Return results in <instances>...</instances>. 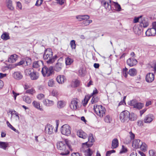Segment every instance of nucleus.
<instances>
[{
    "mask_svg": "<svg viewBox=\"0 0 156 156\" xmlns=\"http://www.w3.org/2000/svg\"><path fill=\"white\" fill-rule=\"evenodd\" d=\"M56 146L58 149L61 151L60 155H66L69 154V147L67 140H65L57 142Z\"/></svg>",
    "mask_w": 156,
    "mask_h": 156,
    "instance_id": "1",
    "label": "nucleus"
},
{
    "mask_svg": "<svg viewBox=\"0 0 156 156\" xmlns=\"http://www.w3.org/2000/svg\"><path fill=\"white\" fill-rule=\"evenodd\" d=\"M57 57L56 55L53 56V52L51 49L48 48L45 51L43 58L44 59L47 60L46 62L48 64H51L54 62Z\"/></svg>",
    "mask_w": 156,
    "mask_h": 156,
    "instance_id": "2",
    "label": "nucleus"
},
{
    "mask_svg": "<svg viewBox=\"0 0 156 156\" xmlns=\"http://www.w3.org/2000/svg\"><path fill=\"white\" fill-rule=\"evenodd\" d=\"M42 74L44 77H48L54 73L53 67L50 66L48 67L45 66L42 69Z\"/></svg>",
    "mask_w": 156,
    "mask_h": 156,
    "instance_id": "3",
    "label": "nucleus"
},
{
    "mask_svg": "<svg viewBox=\"0 0 156 156\" xmlns=\"http://www.w3.org/2000/svg\"><path fill=\"white\" fill-rule=\"evenodd\" d=\"M94 109L95 112L100 117H102L106 112L105 108L101 105H94Z\"/></svg>",
    "mask_w": 156,
    "mask_h": 156,
    "instance_id": "4",
    "label": "nucleus"
},
{
    "mask_svg": "<svg viewBox=\"0 0 156 156\" xmlns=\"http://www.w3.org/2000/svg\"><path fill=\"white\" fill-rule=\"evenodd\" d=\"M25 73L27 75H28L30 79L32 80H37L39 77V74L36 72L34 71L32 69H27L25 70Z\"/></svg>",
    "mask_w": 156,
    "mask_h": 156,
    "instance_id": "5",
    "label": "nucleus"
},
{
    "mask_svg": "<svg viewBox=\"0 0 156 156\" xmlns=\"http://www.w3.org/2000/svg\"><path fill=\"white\" fill-rule=\"evenodd\" d=\"M129 112L128 111L125 110L120 113L119 119L122 122H128L129 120Z\"/></svg>",
    "mask_w": 156,
    "mask_h": 156,
    "instance_id": "6",
    "label": "nucleus"
},
{
    "mask_svg": "<svg viewBox=\"0 0 156 156\" xmlns=\"http://www.w3.org/2000/svg\"><path fill=\"white\" fill-rule=\"evenodd\" d=\"M71 130V127L67 124H65L63 125L61 128V133L63 135L67 136L70 135Z\"/></svg>",
    "mask_w": 156,
    "mask_h": 156,
    "instance_id": "7",
    "label": "nucleus"
},
{
    "mask_svg": "<svg viewBox=\"0 0 156 156\" xmlns=\"http://www.w3.org/2000/svg\"><path fill=\"white\" fill-rule=\"evenodd\" d=\"M112 3H114V2H112L111 0H103L101 2L102 5L109 11L112 9Z\"/></svg>",
    "mask_w": 156,
    "mask_h": 156,
    "instance_id": "8",
    "label": "nucleus"
},
{
    "mask_svg": "<svg viewBox=\"0 0 156 156\" xmlns=\"http://www.w3.org/2000/svg\"><path fill=\"white\" fill-rule=\"evenodd\" d=\"M154 119V115L151 114H149L146 115L144 119V122L146 123H151Z\"/></svg>",
    "mask_w": 156,
    "mask_h": 156,
    "instance_id": "9",
    "label": "nucleus"
},
{
    "mask_svg": "<svg viewBox=\"0 0 156 156\" xmlns=\"http://www.w3.org/2000/svg\"><path fill=\"white\" fill-rule=\"evenodd\" d=\"M89 142H86L85 143L83 144V145H86L87 147H91L92 145V143L94 142V139L93 137L92 134L90 135L88 138Z\"/></svg>",
    "mask_w": 156,
    "mask_h": 156,
    "instance_id": "10",
    "label": "nucleus"
},
{
    "mask_svg": "<svg viewBox=\"0 0 156 156\" xmlns=\"http://www.w3.org/2000/svg\"><path fill=\"white\" fill-rule=\"evenodd\" d=\"M146 35L147 36H154L156 34V30L153 27L148 29L145 32Z\"/></svg>",
    "mask_w": 156,
    "mask_h": 156,
    "instance_id": "11",
    "label": "nucleus"
},
{
    "mask_svg": "<svg viewBox=\"0 0 156 156\" xmlns=\"http://www.w3.org/2000/svg\"><path fill=\"white\" fill-rule=\"evenodd\" d=\"M136 60L133 58H130L127 60V63L130 66H133L136 65L137 63Z\"/></svg>",
    "mask_w": 156,
    "mask_h": 156,
    "instance_id": "12",
    "label": "nucleus"
},
{
    "mask_svg": "<svg viewBox=\"0 0 156 156\" xmlns=\"http://www.w3.org/2000/svg\"><path fill=\"white\" fill-rule=\"evenodd\" d=\"M142 141L139 139L134 140L132 142V146L134 148L137 149L139 148L140 145L142 144Z\"/></svg>",
    "mask_w": 156,
    "mask_h": 156,
    "instance_id": "13",
    "label": "nucleus"
},
{
    "mask_svg": "<svg viewBox=\"0 0 156 156\" xmlns=\"http://www.w3.org/2000/svg\"><path fill=\"white\" fill-rule=\"evenodd\" d=\"M154 75L153 73H149L146 77V81L149 83L151 82L154 80Z\"/></svg>",
    "mask_w": 156,
    "mask_h": 156,
    "instance_id": "14",
    "label": "nucleus"
},
{
    "mask_svg": "<svg viewBox=\"0 0 156 156\" xmlns=\"http://www.w3.org/2000/svg\"><path fill=\"white\" fill-rule=\"evenodd\" d=\"M53 127L50 124H48L45 127V131L46 133L49 135L52 134L53 133Z\"/></svg>",
    "mask_w": 156,
    "mask_h": 156,
    "instance_id": "15",
    "label": "nucleus"
},
{
    "mask_svg": "<svg viewBox=\"0 0 156 156\" xmlns=\"http://www.w3.org/2000/svg\"><path fill=\"white\" fill-rule=\"evenodd\" d=\"M12 76L16 80H20L22 78L23 76L20 72H15L12 74Z\"/></svg>",
    "mask_w": 156,
    "mask_h": 156,
    "instance_id": "16",
    "label": "nucleus"
},
{
    "mask_svg": "<svg viewBox=\"0 0 156 156\" xmlns=\"http://www.w3.org/2000/svg\"><path fill=\"white\" fill-rule=\"evenodd\" d=\"M77 134L79 137L83 139H86L87 137V136L86 133L82 130H78L77 132Z\"/></svg>",
    "mask_w": 156,
    "mask_h": 156,
    "instance_id": "17",
    "label": "nucleus"
},
{
    "mask_svg": "<svg viewBox=\"0 0 156 156\" xmlns=\"http://www.w3.org/2000/svg\"><path fill=\"white\" fill-rule=\"evenodd\" d=\"M5 4L8 8L11 10H13L14 7L13 6L12 1L11 0H6Z\"/></svg>",
    "mask_w": 156,
    "mask_h": 156,
    "instance_id": "18",
    "label": "nucleus"
},
{
    "mask_svg": "<svg viewBox=\"0 0 156 156\" xmlns=\"http://www.w3.org/2000/svg\"><path fill=\"white\" fill-rule=\"evenodd\" d=\"M89 18L90 17L88 15H78L76 16V18L80 21L88 20Z\"/></svg>",
    "mask_w": 156,
    "mask_h": 156,
    "instance_id": "19",
    "label": "nucleus"
},
{
    "mask_svg": "<svg viewBox=\"0 0 156 156\" xmlns=\"http://www.w3.org/2000/svg\"><path fill=\"white\" fill-rule=\"evenodd\" d=\"M78 102L76 100L73 99L70 104V107L72 109H76L77 108Z\"/></svg>",
    "mask_w": 156,
    "mask_h": 156,
    "instance_id": "20",
    "label": "nucleus"
},
{
    "mask_svg": "<svg viewBox=\"0 0 156 156\" xmlns=\"http://www.w3.org/2000/svg\"><path fill=\"white\" fill-rule=\"evenodd\" d=\"M43 102L44 105L47 106H51L54 104L53 101L46 99L44 100Z\"/></svg>",
    "mask_w": 156,
    "mask_h": 156,
    "instance_id": "21",
    "label": "nucleus"
},
{
    "mask_svg": "<svg viewBox=\"0 0 156 156\" xmlns=\"http://www.w3.org/2000/svg\"><path fill=\"white\" fill-rule=\"evenodd\" d=\"M30 59L28 58L27 61H25L24 60H21L18 63L17 65L18 66L22 65L23 66H26L29 65L30 64Z\"/></svg>",
    "mask_w": 156,
    "mask_h": 156,
    "instance_id": "22",
    "label": "nucleus"
},
{
    "mask_svg": "<svg viewBox=\"0 0 156 156\" xmlns=\"http://www.w3.org/2000/svg\"><path fill=\"white\" fill-rule=\"evenodd\" d=\"M57 82L59 84H62L66 80L65 76L63 75H60L57 76L56 78Z\"/></svg>",
    "mask_w": 156,
    "mask_h": 156,
    "instance_id": "23",
    "label": "nucleus"
},
{
    "mask_svg": "<svg viewBox=\"0 0 156 156\" xmlns=\"http://www.w3.org/2000/svg\"><path fill=\"white\" fill-rule=\"evenodd\" d=\"M17 55L16 54H14L10 56L8 59V62L10 63H14L17 60Z\"/></svg>",
    "mask_w": 156,
    "mask_h": 156,
    "instance_id": "24",
    "label": "nucleus"
},
{
    "mask_svg": "<svg viewBox=\"0 0 156 156\" xmlns=\"http://www.w3.org/2000/svg\"><path fill=\"white\" fill-rule=\"evenodd\" d=\"M119 146V141L117 139L115 138L112 141V148L115 149Z\"/></svg>",
    "mask_w": 156,
    "mask_h": 156,
    "instance_id": "25",
    "label": "nucleus"
},
{
    "mask_svg": "<svg viewBox=\"0 0 156 156\" xmlns=\"http://www.w3.org/2000/svg\"><path fill=\"white\" fill-rule=\"evenodd\" d=\"M62 66H63L62 63L58 62L55 66L54 70V69L56 71L59 72L62 69Z\"/></svg>",
    "mask_w": 156,
    "mask_h": 156,
    "instance_id": "26",
    "label": "nucleus"
},
{
    "mask_svg": "<svg viewBox=\"0 0 156 156\" xmlns=\"http://www.w3.org/2000/svg\"><path fill=\"white\" fill-rule=\"evenodd\" d=\"M9 143L8 142L0 141V148L6 150L9 147Z\"/></svg>",
    "mask_w": 156,
    "mask_h": 156,
    "instance_id": "27",
    "label": "nucleus"
},
{
    "mask_svg": "<svg viewBox=\"0 0 156 156\" xmlns=\"http://www.w3.org/2000/svg\"><path fill=\"white\" fill-rule=\"evenodd\" d=\"M140 26L142 27H146L148 26V23L147 20L143 19L141 21H140Z\"/></svg>",
    "mask_w": 156,
    "mask_h": 156,
    "instance_id": "28",
    "label": "nucleus"
},
{
    "mask_svg": "<svg viewBox=\"0 0 156 156\" xmlns=\"http://www.w3.org/2000/svg\"><path fill=\"white\" fill-rule=\"evenodd\" d=\"M32 104L36 108L39 109L40 111L43 110V109L40 108V104L39 102L34 101L33 102Z\"/></svg>",
    "mask_w": 156,
    "mask_h": 156,
    "instance_id": "29",
    "label": "nucleus"
},
{
    "mask_svg": "<svg viewBox=\"0 0 156 156\" xmlns=\"http://www.w3.org/2000/svg\"><path fill=\"white\" fill-rule=\"evenodd\" d=\"M85 156H91L93 154V151L90 149L88 148L84 151Z\"/></svg>",
    "mask_w": 156,
    "mask_h": 156,
    "instance_id": "30",
    "label": "nucleus"
},
{
    "mask_svg": "<svg viewBox=\"0 0 156 156\" xmlns=\"http://www.w3.org/2000/svg\"><path fill=\"white\" fill-rule=\"evenodd\" d=\"M137 72L135 69H130L128 72L129 74L131 76H134L136 74Z\"/></svg>",
    "mask_w": 156,
    "mask_h": 156,
    "instance_id": "31",
    "label": "nucleus"
},
{
    "mask_svg": "<svg viewBox=\"0 0 156 156\" xmlns=\"http://www.w3.org/2000/svg\"><path fill=\"white\" fill-rule=\"evenodd\" d=\"M23 99L27 104H30L31 102V98L29 96L27 95H25L23 97Z\"/></svg>",
    "mask_w": 156,
    "mask_h": 156,
    "instance_id": "32",
    "label": "nucleus"
},
{
    "mask_svg": "<svg viewBox=\"0 0 156 156\" xmlns=\"http://www.w3.org/2000/svg\"><path fill=\"white\" fill-rule=\"evenodd\" d=\"M1 38L3 40L6 41L10 39V37L8 34L5 33H3L1 36Z\"/></svg>",
    "mask_w": 156,
    "mask_h": 156,
    "instance_id": "33",
    "label": "nucleus"
},
{
    "mask_svg": "<svg viewBox=\"0 0 156 156\" xmlns=\"http://www.w3.org/2000/svg\"><path fill=\"white\" fill-rule=\"evenodd\" d=\"M73 62L72 59L68 57L65 58V63L66 65H70Z\"/></svg>",
    "mask_w": 156,
    "mask_h": 156,
    "instance_id": "34",
    "label": "nucleus"
},
{
    "mask_svg": "<svg viewBox=\"0 0 156 156\" xmlns=\"http://www.w3.org/2000/svg\"><path fill=\"white\" fill-rule=\"evenodd\" d=\"M42 63V62L40 61H34L33 63V67L34 68H38Z\"/></svg>",
    "mask_w": 156,
    "mask_h": 156,
    "instance_id": "35",
    "label": "nucleus"
},
{
    "mask_svg": "<svg viewBox=\"0 0 156 156\" xmlns=\"http://www.w3.org/2000/svg\"><path fill=\"white\" fill-rule=\"evenodd\" d=\"M65 105V102L62 101H58L57 103V107L59 108H63Z\"/></svg>",
    "mask_w": 156,
    "mask_h": 156,
    "instance_id": "36",
    "label": "nucleus"
},
{
    "mask_svg": "<svg viewBox=\"0 0 156 156\" xmlns=\"http://www.w3.org/2000/svg\"><path fill=\"white\" fill-rule=\"evenodd\" d=\"M6 124L7 125V126L9 128L11 129L12 130H13L16 133H19V131L16 130L15 128H14L9 122V121H7L6 122Z\"/></svg>",
    "mask_w": 156,
    "mask_h": 156,
    "instance_id": "37",
    "label": "nucleus"
},
{
    "mask_svg": "<svg viewBox=\"0 0 156 156\" xmlns=\"http://www.w3.org/2000/svg\"><path fill=\"white\" fill-rule=\"evenodd\" d=\"M114 5L115 7V9L118 11H120L121 9V7L120 5L118 4V3H116L114 2V3H112V5Z\"/></svg>",
    "mask_w": 156,
    "mask_h": 156,
    "instance_id": "38",
    "label": "nucleus"
},
{
    "mask_svg": "<svg viewBox=\"0 0 156 156\" xmlns=\"http://www.w3.org/2000/svg\"><path fill=\"white\" fill-rule=\"evenodd\" d=\"M139 147L140 148L142 151H145L147 149V145L145 143H143L142 142V144H141Z\"/></svg>",
    "mask_w": 156,
    "mask_h": 156,
    "instance_id": "39",
    "label": "nucleus"
},
{
    "mask_svg": "<svg viewBox=\"0 0 156 156\" xmlns=\"http://www.w3.org/2000/svg\"><path fill=\"white\" fill-rule=\"evenodd\" d=\"M70 45L72 49H76V45L75 43V41L74 40H71L70 43Z\"/></svg>",
    "mask_w": 156,
    "mask_h": 156,
    "instance_id": "40",
    "label": "nucleus"
},
{
    "mask_svg": "<svg viewBox=\"0 0 156 156\" xmlns=\"http://www.w3.org/2000/svg\"><path fill=\"white\" fill-rule=\"evenodd\" d=\"M144 106V104L143 103L137 102L134 108H136L138 109H141Z\"/></svg>",
    "mask_w": 156,
    "mask_h": 156,
    "instance_id": "41",
    "label": "nucleus"
},
{
    "mask_svg": "<svg viewBox=\"0 0 156 156\" xmlns=\"http://www.w3.org/2000/svg\"><path fill=\"white\" fill-rule=\"evenodd\" d=\"M79 73L80 75L84 76L86 74V71L84 68H80L79 70Z\"/></svg>",
    "mask_w": 156,
    "mask_h": 156,
    "instance_id": "42",
    "label": "nucleus"
},
{
    "mask_svg": "<svg viewBox=\"0 0 156 156\" xmlns=\"http://www.w3.org/2000/svg\"><path fill=\"white\" fill-rule=\"evenodd\" d=\"M99 100V98L97 97L93 96L91 101V104H94L98 102Z\"/></svg>",
    "mask_w": 156,
    "mask_h": 156,
    "instance_id": "43",
    "label": "nucleus"
},
{
    "mask_svg": "<svg viewBox=\"0 0 156 156\" xmlns=\"http://www.w3.org/2000/svg\"><path fill=\"white\" fill-rule=\"evenodd\" d=\"M136 103V101L135 100H133L129 102H128V104L130 105L133 106V107L135 108Z\"/></svg>",
    "mask_w": 156,
    "mask_h": 156,
    "instance_id": "44",
    "label": "nucleus"
},
{
    "mask_svg": "<svg viewBox=\"0 0 156 156\" xmlns=\"http://www.w3.org/2000/svg\"><path fill=\"white\" fill-rule=\"evenodd\" d=\"M104 119L105 122L107 123H110L112 121V118L109 115H106Z\"/></svg>",
    "mask_w": 156,
    "mask_h": 156,
    "instance_id": "45",
    "label": "nucleus"
},
{
    "mask_svg": "<svg viewBox=\"0 0 156 156\" xmlns=\"http://www.w3.org/2000/svg\"><path fill=\"white\" fill-rule=\"evenodd\" d=\"M35 93V90L33 88L27 89L26 91V93H28L31 94H33Z\"/></svg>",
    "mask_w": 156,
    "mask_h": 156,
    "instance_id": "46",
    "label": "nucleus"
},
{
    "mask_svg": "<svg viewBox=\"0 0 156 156\" xmlns=\"http://www.w3.org/2000/svg\"><path fill=\"white\" fill-rule=\"evenodd\" d=\"M136 119V116L133 113H132L129 116V120L131 121H134Z\"/></svg>",
    "mask_w": 156,
    "mask_h": 156,
    "instance_id": "47",
    "label": "nucleus"
},
{
    "mask_svg": "<svg viewBox=\"0 0 156 156\" xmlns=\"http://www.w3.org/2000/svg\"><path fill=\"white\" fill-rule=\"evenodd\" d=\"M128 69L127 68H126V67L122 70V72L123 73V76H125L126 78L127 77V74H128Z\"/></svg>",
    "mask_w": 156,
    "mask_h": 156,
    "instance_id": "48",
    "label": "nucleus"
},
{
    "mask_svg": "<svg viewBox=\"0 0 156 156\" xmlns=\"http://www.w3.org/2000/svg\"><path fill=\"white\" fill-rule=\"evenodd\" d=\"M54 85V80L51 79L48 82V85L49 87H52Z\"/></svg>",
    "mask_w": 156,
    "mask_h": 156,
    "instance_id": "49",
    "label": "nucleus"
},
{
    "mask_svg": "<svg viewBox=\"0 0 156 156\" xmlns=\"http://www.w3.org/2000/svg\"><path fill=\"white\" fill-rule=\"evenodd\" d=\"M149 153L150 156H156V152L153 150H150Z\"/></svg>",
    "mask_w": 156,
    "mask_h": 156,
    "instance_id": "50",
    "label": "nucleus"
},
{
    "mask_svg": "<svg viewBox=\"0 0 156 156\" xmlns=\"http://www.w3.org/2000/svg\"><path fill=\"white\" fill-rule=\"evenodd\" d=\"M115 151L113 150L108 151L106 152V156H110L112 153H115Z\"/></svg>",
    "mask_w": 156,
    "mask_h": 156,
    "instance_id": "51",
    "label": "nucleus"
},
{
    "mask_svg": "<svg viewBox=\"0 0 156 156\" xmlns=\"http://www.w3.org/2000/svg\"><path fill=\"white\" fill-rule=\"evenodd\" d=\"M44 95L42 94H39L37 96V98L39 100H41L44 98Z\"/></svg>",
    "mask_w": 156,
    "mask_h": 156,
    "instance_id": "52",
    "label": "nucleus"
},
{
    "mask_svg": "<svg viewBox=\"0 0 156 156\" xmlns=\"http://www.w3.org/2000/svg\"><path fill=\"white\" fill-rule=\"evenodd\" d=\"M91 96L87 95V96H86L84 99V102L85 103V104H86L87 103L89 99L91 97Z\"/></svg>",
    "mask_w": 156,
    "mask_h": 156,
    "instance_id": "53",
    "label": "nucleus"
},
{
    "mask_svg": "<svg viewBox=\"0 0 156 156\" xmlns=\"http://www.w3.org/2000/svg\"><path fill=\"white\" fill-rule=\"evenodd\" d=\"M43 0H37L35 4V5L37 6H40L42 4Z\"/></svg>",
    "mask_w": 156,
    "mask_h": 156,
    "instance_id": "54",
    "label": "nucleus"
},
{
    "mask_svg": "<svg viewBox=\"0 0 156 156\" xmlns=\"http://www.w3.org/2000/svg\"><path fill=\"white\" fill-rule=\"evenodd\" d=\"M80 81L78 80H76L74 81V85L75 87H77L80 84Z\"/></svg>",
    "mask_w": 156,
    "mask_h": 156,
    "instance_id": "55",
    "label": "nucleus"
},
{
    "mask_svg": "<svg viewBox=\"0 0 156 156\" xmlns=\"http://www.w3.org/2000/svg\"><path fill=\"white\" fill-rule=\"evenodd\" d=\"M57 1V3L61 5H62L64 3L65 0H55Z\"/></svg>",
    "mask_w": 156,
    "mask_h": 156,
    "instance_id": "56",
    "label": "nucleus"
},
{
    "mask_svg": "<svg viewBox=\"0 0 156 156\" xmlns=\"http://www.w3.org/2000/svg\"><path fill=\"white\" fill-rule=\"evenodd\" d=\"M127 151V148L123 145L122 146V150L120 151V153L126 152Z\"/></svg>",
    "mask_w": 156,
    "mask_h": 156,
    "instance_id": "57",
    "label": "nucleus"
},
{
    "mask_svg": "<svg viewBox=\"0 0 156 156\" xmlns=\"http://www.w3.org/2000/svg\"><path fill=\"white\" fill-rule=\"evenodd\" d=\"M12 93L14 95V98L15 100H16L17 96L18 95H19L20 94V93H16L14 90L12 91Z\"/></svg>",
    "mask_w": 156,
    "mask_h": 156,
    "instance_id": "58",
    "label": "nucleus"
},
{
    "mask_svg": "<svg viewBox=\"0 0 156 156\" xmlns=\"http://www.w3.org/2000/svg\"><path fill=\"white\" fill-rule=\"evenodd\" d=\"M95 88V90H93V93L91 94L90 95L91 97H92L93 95L96 94L98 93V91L97 89Z\"/></svg>",
    "mask_w": 156,
    "mask_h": 156,
    "instance_id": "59",
    "label": "nucleus"
},
{
    "mask_svg": "<svg viewBox=\"0 0 156 156\" xmlns=\"http://www.w3.org/2000/svg\"><path fill=\"white\" fill-rule=\"evenodd\" d=\"M82 25L84 26H87L88 25V22L87 20H84L82 23Z\"/></svg>",
    "mask_w": 156,
    "mask_h": 156,
    "instance_id": "60",
    "label": "nucleus"
},
{
    "mask_svg": "<svg viewBox=\"0 0 156 156\" xmlns=\"http://www.w3.org/2000/svg\"><path fill=\"white\" fill-rule=\"evenodd\" d=\"M17 6L20 9H22V5L21 3L20 2H17Z\"/></svg>",
    "mask_w": 156,
    "mask_h": 156,
    "instance_id": "61",
    "label": "nucleus"
},
{
    "mask_svg": "<svg viewBox=\"0 0 156 156\" xmlns=\"http://www.w3.org/2000/svg\"><path fill=\"white\" fill-rule=\"evenodd\" d=\"M30 86L27 83H25L24 86V88L25 90H27L30 88Z\"/></svg>",
    "mask_w": 156,
    "mask_h": 156,
    "instance_id": "62",
    "label": "nucleus"
},
{
    "mask_svg": "<svg viewBox=\"0 0 156 156\" xmlns=\"http://www.w3.org/2000/svg\"><path fill=\"white\" fill-rule=\"evenodd\" d=\"M129 133L130 134V137L131 138V139H133L135 138L134 134L133 133L131 132H130Z\"/></svg>",
    "mask_w": 156,
    "mask_h": 156,
    "instance_id": "63",
    "label": "nucleus"
},
{
    "mask_svg": "<svg viewBox=\"0 0 156 156\" xmlns=\"http://www.w3.org/2000/svg\"><path fill=\"white\" fill-rule=\"evenodd\" d=\"M71 156H80L78 153H73L72 154Z\"/></svg>",
    "mask_w": 156,
    "mask_h": 156,
    "instance_id": "64",
    "label": "nucleus"
}]
</instances>
